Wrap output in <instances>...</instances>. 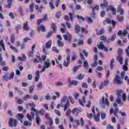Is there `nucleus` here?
<instances>
[{
  "label": "nucleus",
  "mask_w": 129,
  "mask_h": 129,
  "mask_svg": "<svg viewBox=\"0 0 129 129\" xmlns=\"http://www.w3.org/2000/svg\"><path fill=\"white\" fill-rule=\"evenodd\" d=\"M98 47L101 50H104L106 52H108V51H109L108 48L103 45V43L102 42H100L99 44L98 45Z\"/></svg>",
  "instance_id": "423d86ee"
},
{
  "label": "nucleus",
  "mask_w": 129,
  "mask_h": 129,
  "mask_svg": "<svg viewBox=\"0 0 129 129\" xmlns=\"http://www.w3.org/2000/svg\"><path fill=\"white\" fill-rule=\"evenodd\" d=\"M63 37L64 39V40H71L72 39V37H71V35L69 34H67V35H63Z\"/></svg>",
  "instance_id": "393cba45"
},
{
  "label": "nucleus",
  "mask_w": 129,
  "mask_h": 129,
  "mask_svg": "<svg viewBox=\"0 0 129 129\" xmlns=\"http://www.w3.org/2000/svg\"><path fill=\"white\" fill-rule=\"evenodd\" d=\"M27 105H28L30 107H35L36 106V105L35 104V103H34V102L29 103L28 104H27Z\"/></svg>",
  "instance_id": "5fc2aeb1"
},
{
  "label": "nucleus",
  "mask_w": 129,
  "mask_h": 129,
  "mask_svg": "<svg viewBox=\"0 0 129 129\" xmlns=\"http://www.w3.org/2000/svg\"><path fill=\"white\" fill-rule=\"evenodd\" d=\"M18 116L20 118H18V120H20L22 123H23V119H24V117H25V115L23 113H19Z\"/></svg>",
  "instance_id": "aec40b11"
},
{
  "label": "nucleus",
  "mask_w": 129,
  "mask_h": 129,
  "mask_svg": "<svg viewBox=\"0 0 129 129\" xmlns=\"http://www.w3.org/2000/svg\"><path fill=\"white\" fill-rule=\"evenodd\" d=\"M99 9V6L95 5V6L93 7L92 9V13H94V12H95V11H97Z\"/></svg>",
  "instance_id": "ea45409f"
},
{
  "label": "nucleus",
  "mask_w": 129,
  "mask_h": 129,
  "mask_svg": "<svg viewBox=\"0 0 129 129\" xmlns=\"http://www.w3.org/2000/svg\"><path fill=\"white\" fill-rule=\"evenodd\" d=\"M34 86H31L29 88V93H32L33 90H34Z\"/></svg>",
  "instance_id": "0e129e2a"
},
{
  "label": "nucleus",
  "mask_w": 129,
  "mask_h": 129,
  "mask_svg": "<svg viewBox=\"0 0 129 129\" xmlns=\"http://www.w3.org/2000/svg\"><path fill=\"white\" fill-rule=\"evenodd\" d=\"M57 44L58 47H63L64 46V43H63V42L61 41V40H57Z\"/></svg>",
  "instance_id": "4c0bfd02"
},
{
  "label": "nucleus",
  "mask_w": 129,
  "mask_h": 129,
  "mask_svg": "<svg viewBox=\"0 0 129 129\" xmlns=\"http://www.w3.org/2000/svg\"><path fill=\"white\" fill-rule=\"evenodd\" d=\"M38 32H40V31H41V32H45L46 29L45 28V27H44L42 25L39 26V27L38 28Z\"/></svg>",
  "instance_id": "a878e982"
},
{
  "label": "nucleus",
  "mask_w": 129,
  "mask_h": 129,
  "mask_svg": "<svg viewBox=\"0 0 129 129\" xmlns=\"http://www.w3.org/2000/svg\"><path fill=\"white\" fill-rule=\"evenodd\" d=\"M34 6H35V4L34 3H32L30 5V13H34Z\"/></svg>",
  "instance_id": "2f4dec72"
},
{
  "label": "nucleus",
  "mask_w": 129,
  "mask_h": 129,
  "mask_svg": "<svg viewBox=\"0 0 129 129\" xmlns=\"http://www.w3.org/2000/svg\"><path fill=\"white\" fill-rule=\"evenodd\" d=\"M112 22H113V20L111 21V20L110 18H107L106 21L104 22V25L105 26L106 25H107V24H112Z\"/></svg>",
  "instance_id": "5701e85b"
},
{
  "label": "nucleus",
  "mask_w": 129,
  "mask_h": 129,
  "mask_svg": "<svg viewBox=\"0 0 129 129\" xmlns=\"http://www.w3.org/2000/svg\"><path fill=\"white\" fill-rule=\"evenodd\" d=\"M81 112H82V109L81 108H74L72 110L73 114H76V115H78Z\"/></svg>",
  "instance_id": "39448f33"
},
{
  "label": "nucleus",
  "mask_w": 129,
  "mask_h": 129,
  "mask_svg": "<svg viewBox=\"0 0 129 129\" xmlns=\"http://www.w3.org/2000/svg\"><path fill=\"white\" fill-rule=\"evenodd\" d=\"M82 45H84V42L83 41V40L79 39V41L77 43V46H81Z\"/></svg>",
  "instance_id": "79ce46f5"
},
{
  "label": "nucleus",
  "mask_w": 129,
  "mask_h": 129,
  "mask_svg": "<svg viewBox=\"0 0 129 129\" xmlns=\"http://www.w3.org/2000/svg\"><path fill=\"white\" fill-rule=\"evenodd\" d=\"M77 78L78 79V80H83L84 79V75L79 74L77 76Z\"/></svg>",
  "instance_id": "cd10ccee"
},
{
  "label": "nucleus",
  "mask_w": 129,
  "mask_h": 129,
  "mask_svg": "<svg viewBox=\"0 0 129 129\" xmlns=\"http://www.w3.org/2000/svg\"><path fill=\"white\" fill-rule=\"evenodd\" d=\"M81 31L82 32V33H85V34H87V33H88V32H87V31H86V28H84V27H82L81 28Z\"/></svg>",
  "instance_id": "09e8293b"
},
{
  "label": "nucleus",
  "mask_w": 129,
  "mask_h": 129,
  "mask_svg": "<svg viewBox=\"0 0 129 129\" xmlns=\"http://www.w3.org/2000/svg\"><path fill=\"white\" fill-rule=\"evenodd\" d=\"M70 107V102H69V100H67L66 103H65L63 105V110L64 111H66L67 110V108Z\"/></svg>",
  "instance_id": "f8f14e48"
},
{
  "label": "nucleus",
  "mask_w": 129,
  "mask_h": 129,
  "mask_svg": "<svg viewBox=\"0 0 129 129\" xmlns=\"http://www.w3.org/2000/svg\"><path fill=\"white\" fill-rule=\"evenodd\" d=\"M107 9L109 10L110 11H111L113 15H114V16L116 15V11H115V9H114V8L111 6H109V7L107 8Z\"/></svg>",
  "instance_id": "412c9836"
},
{
  "label": "nucleus",
  "mask_w": 129,
  "mask_h": 129,
  "mask_svg": "<svg viewBox=\"0 0 129 129\" xmlns=\"http://www.w3.org/2000/svg\"><path fill=\"white\" fill-rule=\"evenodd\" d=\"M100 103L103 108H105V103L107 106H108L109 105V102H108V100H107V99L105 98L104 101V97H102V100L100 101Z\"/></svg>",
  "instance_id": "7ed1b4c3"
},
{
  "label": "nucleus",
  "mask_w": 129,
  "mask_h": 129,
  "mask_svg": "<svg viewBox=\"0 0 129 129\" xmlns=\"http://www.w3.org/2000/svg\"><path fill=\"white\" fill-rule=\"evenodd\" d=\"M51 47H52V41L49 40L46 43L45 46L43 48V52L45 55H49L48 49H51Z\"/></svg>",
  "instance_id": "f03ea898"
},
{
  "label": "nucleus",
  "mask_w": 129,
  "mask_h": 129,
  "mask_svg": "<svg viewBox=\"0 0 129 129\" xmlns=\"http://www.w3.org/2000/svg\"><path fill=\"white\" fill-rule=\"evenodd\" d=\"M117 112H118V108L116 107L114 110V115H115L116 117L118 118V114H117Z\"/></svg>",
  "instance_id": "c85d7f7f"
},
{
  "label": "nucleus",
  "mask_w": 129,
  "mask_h": 129,
  "mask_svg": "<svg viewBox=\"0 0 129 129\" xmlns=\"http://www.w3.org/2000/svg\"><path fill=\"white\" fill-rule=\"evenodd\" d=\"M35 48H36V45H34L32 46V51L28 53L29 56H33V54H34V52H35Z\"/></svg>",
  "instance_id": "72a5a7b5"
},
{
  "label": "nucleus",
  "mask_w": 129,
  "mask_h": 129,
  "mask_svg": "<svg viewBox=\"0 0 129 129\" xmlns=\"http://www.w3.org/2000/svg\"><path fill=\"white\" fill-rule=\"evenodd\" d=\"M68 98L70 100L71 103H72V104H74L75 103V101L73 100V98H72V96H69Z\"/></svg>",
  "instance_id": "49530a36"
},
{
  "label": "nucleus",
  "mask_w": 129,
  "mask_h": 129,
  "mask_svg": "<svg viewBox=\"0 0 129 129\" xmlns=\"http://www.w3.org/2000/svg\"><path fill=\"white\" fill-rule=\"evenodd\" d=\"M29 98H30V95H26L25 96H24L23 97V100H27V99H29Z\"/></svg>",
  "instance_id": "774afa93"
},
{
  "label": "nucleus",
  "mask_w": 129,
  "mask_h": 129,
  "mask_svg": "<svg viewBox=\"0 0 129 129\" xmlns=\"http://www.w3.org/2000/svg\"><path fill=\"white\" fill-rule=\"evenodd\" d=\"M28 22H27L24 25L23 29L25 30V31L29 30V26H28Z\"/></svg>",
  "instance_id": "a19ab883"
},
{
  "label": "nucleus",
  "mask_w": 129,
  "mask_h": 129,
  "mask_svg": "<svg viewBox=\"0 0 129 129\" xmlns=\"http://www.w3.org/2000/svg\"><path fill=\"white\" fill-rule=\"evenodd\" d=\"M49 7H50L51 10H54L55 9V7L54 6V5L53 4V2H49Z\"/></svg>",
  "instance_id": "6e6d98bb"
},
{
  "label": "nucleus",
  "mask_w": 129,
  "mask_h": 129,
  "mask_svg": "<svg viewBox=\"0 0 129 129\" xmlns=\"http://www.w3.org/2000/svg\"><path fill=\"white\" fill-rule=\"evenodd\" d=\"M113 84H115L116 85H120L123 83L122 81H113Z\"/></svg>",
  "instance_id": "37998d69"
},
{
  "label": "nucleus",
  "mask_w": 129,
  "mask_h": 129,
  "mask_svg": "<svg viewBox=\"0 0 129 129\" xmlns=\"http://www.w3.org/2000/svg\"><path fill=\"white\" fill-rule=\"evenodd\" d=\"M81 29V27H80V26L78 24H76L74 27L75 33L76 34H78V33L80 32Z\"/></svg>",
  "instance_id": "ddd939ff"
},
{
  "label": "nucleus",
  "mask_w": 129,
  "mask_h": 129,
  "mask_svg": "<svg viewBox=\"0 0 129 129\" xmlns=\"http://www.w3.org/2000/svg\"><path fill=\"white\" fill-rule=\"evenodd\" d=\"M31 115H30L29 113L27 114V118L29 121H33V118H34V116H35V113H34V112H31Z\"/></svg>",
  "instance_id": "9b49d317"
},
{
  "label": "nucleus",
  "mask_w": 129,
  "mask_h": 129,
  "mask_svg": "<svg viewBox=\"0 0 129 129\" xmlns=\"http://www.w3.org/2000/svg\"><path fill=\"white\" fill-rule=\"evenodd\" d=\"M95 31L96 32V35L98 36H100V35H102L103 34V29H101L100 30H97V29H95Z\"/></svg>",
  "instance_id": "bb28decb"
},
{
  "label": "nucleus",
  "mask_w": 129,
  "mask_h": 129,
  "mask_svg": "<svg viewBox=\"0 0 129 129\" xmlns=\"http://www.w3.org/2000/svg\"><path fill=\"white\" fill-rule=\"evenodd\" d=\"M126 31L124 30H123V32L119 30L118 31L117 35V36H126Z\"/></svg>",
  "instance_id": "dca6fc26"
},
{
  "label": "nucleus",
  "mask_w": 129,
  "mask_h": 129,
  "mask_svg": "<svg viewBox=\"0 0 129 129\" xmlns=\"http://www.w3.org/2000/svg\"><path fill=\"white\" fill-rule=\"evenodd\" d=\"M47 20L48 15H47V14H45L43 18L37 20V25H40L41 23H42V22H45V21H47Z\"/></svg>",
  "instance_id": "9d476101"
},
{
  "label": "nucleus",
  "mask_w": 129,
  "mask_h": 129,
  "mask_svg": "<svg viewBox=\"0 0 129 129\" xmlns=\"http://www.w3.org/2000/svg\"><path fill=\"white\" fill-rule=\"evenodd\" d=\"M67 99V97L63 96L62 98L61 99V102L64 103V102H66V100Z\"/></svg>",
  "instance_id": "e2e57ef3"
},
{
  "label": "nucleus",
  "mask_w": 129,
  "mask_h": 129,
  "mask_svg": "<svg viewBox=\"0 0 129 129\" xmlns=\"http://www.w3.org/2000/svg\"><path fill=\"white\" fill-rule=\"evenodd\" d=\"M116 24H117V22H115L114 21H112V25L113 27H112L111 26H109L108 28V32H109V33H110V32H111V30H112V29H114L115 25H116Z\"/></svg>",
  "instance_id": "4468645a"
},
{
  "label": "nucleus",
  "mask_w": 129,
  "mask_h": 129,
  "mask_svg": "<svg viewBox=\"0 0 129 129\" xmlns=\"http://www.w3.org/2000/svg\"><path fill=\"white\" fill-rule=\"evenodd\" d=\"M80 121H81V126H83V125H84L85 122H84V119H83L82 117L81 118Z\"/></svg>",
  "instance_id": "69168bd1"
},
{
  "label": "nucleus",
  "mask_w": 129,
  "mask_h": 129,
  "mask_svg": "<svg viewBox=\"0 0 129 129\" xmlns=\"http://www.w3.org/2000/svg\"><path fill=\"white\" fill-rule=\"evenodd\" d=\"M69 84L70 85V86H72V85H77L78 84V82L77 81H70L69 82Z\"/></svg>",
  "instance_id": "c9c22d12"
},
{
  "label": "nucleus",
  "mask_w": 129,
  "mask_h": 129,
  "mask_svg": "<svg viewBox=\"0 0 129 129\" xmlns=\"http://www.w3.org/2000/svg\"><path fill=\"white\" fill-rule=\"evenodd\" d=\"M123 53V50L122 49H119L118 50V56H122Z\"/></svg>",
  "instance_id": "4d7b16f0"
},
{
  "label": "nucleus",
  "mask_w": 129,
  "mask_h": 129,
  "mask_svg": "<svg viewBox=\"0 0 129 129\" xmlns=\"http://www.w3.org/2000/svg\"><path fill=\"white\" fill-rule=\"evenodd\" d=\"M5 39H6V42L7 44H8V45H9V46H10V48L12 49V50H15V52L16 53H18L19 51H18V49L16 48L14 46H13V45H12V44H11V43H10L9 42V38H8L7 36H6L5 37Z\"/></svg>",
  "instance_id": "0eeeda50"
},
{
  "label": "nucleus",
  "mask_w": 129,
  "mask_h": 129,
  "mask_svg": "<svg viewBox=\"0 0 129 129\" xmlns=\"http://www.w3.org/2000/svg\"><path fill=\"white\" fill-rule=\"evenodd\" d=\"M116 37V35L115 34H113L112 36L108 39L107 43H110V42L114 41V40H115Z\"/></svg>",
  "instance_id": "f3484780"
},
{
  "label": "nucleus",
  "mask_w": 129,
  "mask_h": 129,
  "mask_svg": "<svg viewBox=\"0 0 129 129\" xmlns=\"http://www.w3.org/2000/svg\"><path fill=\"white\" fill-rule=\"evenodd\" d=\"M97 65H98V62L97 61H95L91 64V67L94 68V67H96Z\"/></svg>",
  "instance_id": "603ef678"
},
{
  "label": "nucleus",
  "mask_w": 129,
  "mask_h": 129,
  "mask_svg": "<svg viewBox=\"0 0 129 129\" xmlns=\"http://www.w3.org/2000/svg\"><path fill=\"white\" fill-rule=\"evenodd\" d=\"M109 83V81H104V83H102L100 89H102L104 86H107Z\"/></svg>",
  "instance_id": "4be33fe9"
},
{
  "label": "nucleus",
  "mask_w": 129,
  "mask_h": 129,
  "mask_svg": "<svg viewBox=\"0 0 129 129\" xmlns=\"http://www.w3.org/2000/svg\"><path fill=\"white\" fill-rule=\"evenodd\" d=\"M81 67V66L80 65L75 66L73 69L74 72L77 71V69H79V68H80Z\"/></svg>",
  "instance_id": "864d4df0"
},
{
  "label": "nucleus",
  "mask_w": 129,
  "mask_h": 129,
  "mask_svg": "<svg viewBox=\"0 0 129 129\" xmlns=\"http://www.w3.org/2000/svg\"><path fill=\"white\" fill-rule=\"evenodd\" d=\"M45 99L46 100H50V99H51V97L50 96L49 93L46 94V95L45 96Z\"/></svg>",
  "instance_id": "3c124183"
},
{
  "label": "nucleus",
  "mask_w": 129,
  "mask_h": 129,
  "mask_svg": "<svg viewBox=\"0 0 129 129\" xmlns=\"http://www.w3.org/2000/svg\"><path fill=\"white\" fill-rule=\"evenodd\" d=\"M55 16L57 19H60V18H61V16H62V12L58 11L56 12Z\"/></svg>",
  "instance_id": "58836bf2"
},
{
  "label": "nucleus",
  "mask_w": 129,
  "mask_h": 129,
  "mask_svg": "<svg viewBox=\"0 0 129 129\" xmlns=\"http://www.w3.org/2000/svg\"><path fill=\"white\" fill-rule=\"evenodd\" d=\"M122 80V79H121V78H120V77L118 76V75H116L115 77L114 81H120Z\"/></svg>",
  "instance_id": "de8ad7c7"
},
{
  "label": "nucleus",
  "mask_w": 129,
  "mask_h": 129,
  "mask_svg": "<svg viewBox=\"0 0 129 129\" xmlns=\"http://www.w3.org/2000/svg\"><path fill=\"white\" fill-rule=\"evenodd\" d=\"M14 76H15V73H11L9 77H8V76H4L3 77V78L5 80H11L14 79Z\"/></svg>",
  "instance_id": "6e6552de"
},
{
  "label": "nucleus",
  "mask_w": 129,
  "mask_h": 129,
  "mask_svg": "<svg viewBox=\"0 0 129 129\" xmlns=\"http://www.w3.org/2000/svg\"><path fill=\"white\" fill-rule=\"evenodd\" d=\"M17 123H18V120H14V118H11L9 121V124L10 126H17Z\"/></svg>",
  "instance_id": "20e7f679"
},
{
  "label": "nucleus",
  "mask_w": 129,
  "mask_h": 129,
  "mask_svg": "<svg viewBox=\"0 0 129 129\" xmlns=\"http://www.w3.org/2000/svg\"><path fill=\"white\" fill-rule=\"evenodd\" d=\"M9 17H11V19H12V20H14V19H15V16L14 15V13L12 12H10L9 14Z\"/></svg>",
  "instance_id": "052dcab7"
},
{
  "label": "nucleus",
  "mask_w": 129,
  "mask_h": 129,
  "mask_svg": "<svg viewBox=\"0 0 129 129\" xmlns=\"http://www.w3.org/2000/svg\"><path fill=\"white\" fill-rule=\"evenodd\" d=\"M107 6H108V3L106 0H103V3L100 4L101 8H106Z\"/></svg>",
  "instance_id": "a211bd4d"
},
{
  "label": "nucleus",
  "mask_w": 129,
  "mask_h": 129,
  "mask_svg": "<svg viewBox=\"0 0 129 129\" xmlns=\"http://www.w3.org/2000/svg\"><path fill=\"white\" fill-rule=\"evenodd\" d=\"M45 118L46 119H48L49 121V124L50 126H51V125H52L53 120L50 117V114H49V113H45Z\"/></svg>",
  "instance_id": "1a4fd4ad"
},
{
  "label": "nucleus",
  "mask_w": 129,
  "mask_h": 129,
  "mask_svg": "<svg viewBox=\"0 0 129 129\" xmlns=\"http://www.w3.org/2000/svg\"><path fill=\"white\" fill-rule=\"evenodd\" d=\"M107 129H114V128L113 127V126L111 125V124H108L107 125Z\"/></svg>",
  "instance_id": "338daca9"
},
{
  "label": "nucleus",
  "mask_w": 129,
  "mask_h": 129,
  "mask_svg": "<svg viewBox=\"0 0 129 129\" xmlns=\"http://www.w3.org/2000/svg\"><path fill=\"white\" fill-rule=\"evenodd\" d=\"M94 117L95 121L97 122L100 121V113L98 112L97 115L96 114L94 115Z\"/></svg>",
  "instance_id": "2eb2a0df"
},
{
  "label": "nucleus",
  "mask_w": 129,
  "mask_h": 129,
  "mask_svg": "<svg viewBox=\"0 0 129 129\" xmlns=\"http://www.w3.org/2000/svg\"><path fill=\"white\" fill-rule=\"evenodd\" d=\"M84 67H85V69L88 70L89 67H88V62L86 59L84 60Z\"/></svg>",
  "instance_id": "e433bc0d"
},
{
  "label": "nucleus",
  "mask_w": 129,
  "mask_h": 129,
  "mask_svg": "<svg viewBox=\"0 0 129 129\" xmlns=\"http://www.w3.org/2000/svg\"><path fill=\"white\" fill-rule=\"evenodd\" d=\"M121 93H122V90H116V95L117 96H120L121 95Z\"/></svg>",
  "instance_id": "8fccbe9b"
},
{
  "label": "nucleus",
  "mask_w": 129,
  "mask_h": 129,
  "mask_svg": "<svg viewBox=\"0 0 129 129\" xmlns=\"http://www.w3.org/2000/svg\"><path fill=\"white\" fill-rule=\"evenodd\" d=\"M46 57L47 56L46 55H43L42 56V60L44 61L45 67H42V70L41 71H40L38 70L36 72L35 81H39V79H40V72L43 73L45 71V70H46V68H49V67H50V62L45 61Z\"/></svg>",
  "instance_id": "f257e3e1"
},
{
  "label": "nucleus",
  "mask_w": 129,
  "mask_h": 129,
  "mask_svg": "<svg viewBox=\"0 0 129 129\" xmlns=\"http://www.w3.org/2000/svg\"><path fill=\"white\" fill-rule=\"evenodd\" d=\"M7 5L5 6L6 8L7 9H11V7H12V4L13 3V0H7Z\"/></svg>",
  "instance_id": "6ab92c4d"
},
{
  "label": "nucleus",
  "mask_w": 129,
  "mask_h": 129,
  "mask_svg": "<svg viewBox=\"0 0 129 129\" xmlns=\"http://www.w3.org/2000/svg\"><path fill=\"white\" fill-rule=\"evenodd\" d=\"M36 122L37 125H40V122H41V118H40V116L38 114L36 115Z\"/></svg>",
  "instance_id": "b1692460"
},
{
  "label": "nucleus",
  "mask_w": 129,
  "mask_h": 129,
  "mask_svg": "<svg viewBox=\"0 0 129 129\" xmlns=\"http://www.w3.org/2000/svg\"><path fill=\"white\" fill-rule=\"evenodd\" d=\"M37 113H38V114H41V115L43 116L44 114H45V109H40L37 112Z\"/></svg>",
  "instance_id": "7c9ffc66"
},
{
  "label": "nucleus",
  "mask_w": 129,
  "mask_h": 129,
  "mask_svg": "<svg viewBox=\"0 0 129 129\" xmlns=\"http://www.w3.org/2000/svg\"><path fill=\"white\" fill-rule=\"evenodd\" d=\"M51 28L53 30V32H56L57 30V26H56V23H52L51 25Z\"/></svg>",
  "instance_id": "c756f323"
},
{
  "label": "nucleus",
  "mask_w": 129,
  "mask_h": 129,
  "mask_svg": "<svg viewBox=\"0 0 129 129\" xmlns=\"http://www.w3.org/2000/svg\"><path fill=\"white\" fill-rule=\"evenodd\" d=\"M71 112H72V110H71V109H70V108L68 109V110L66 112V115L67 116H71Z\"/></svg>",
  "instance_id": "f704fd0d"
},
{
  "label": "nucleus",
  "mask_w": 129,
  "mask_h": 129,
  "mask_svg": "<svg viewBox=\"0 0 129 129\" xmlns=\"http://www.w3.org/2000/svg\"><path fill=\"white\" fill-rule=\"evenodd\" d=\"M54 112H55V113H56V114L58 115V116H61V112H60V111H59L57 109H55V110H54Z\"/></svg>",
  "instance_id": "13d9d810"
},
{
  "label": "nucleus",
  "mask_w": 129,
  "mask_h": 129,
  "mask_svg": "<svg viewBox=\"0 0 129 129\" xmlns=\"http://www.w3.org/2000/svg\"><path fill=\"white\" fill-rule=\"evenodd\" d=\"M117 12L120 13V15H123V10H122V9H121L120 7L117 8Z\"/></svg>",
  "instance_id": "c03bdc74"
},
{
  "label": "nucleus",
  "mask_w": 129,
  "mask_h": 129,
  "mask_svg": "<svg viewBox=\"0 0 129 129\" xmlns=\"http://www.w3.org/2000/svg\"><path fill=\"white\" fill-rule=\"evenodd\" d=\"M100 16L102 18H104V17H105V11H101L100 13Z\"/></svg>",
  "instance_id": "680f3d73"
},
{
  "label": "nucleus",
  "mask_w": 129,
  "mask_h": 129,
  "mask_svg": "<svg viewBox=\"0 0 129 129\" xmlns=\"http://www.w3.org/2000/svg\"><path fill=\"white\" fill-rule=\"evenodd\" d=\"M117 59L120 64H122V55H118Z\"/></svg>",
  "instance_id": "473e14b6"
},
{
  "label": "nucleus",
  "mask_w": 129,
  "mask_h": 129,
  "mask_svg": "<svg viewBox=\"0 0 129 129\" xmlns=\"http://www.w3.org/2000/svg\"><path fill=\"white\" fill-rule=\"evenodd\" d=\"M52 51L56 52V53H60V51L56 47H52Z\"/></svg>",
  "instance_id": "bf43d9fd"
},
{
  "label": "nucleus",
  "mask_w": 129,
  "mask_h": 129,
  "mask_svg": "<svg viewBox=\"0 0 129 129\" xmlns=\"http://www.w3.org/2000/svg\"><path fill=\"white\" fill-rule=\"evenodd\" d=\"M87 116L88 118H89L90 119H92L93 118V114L90 113H87Z\"/></svg>",
  "instance_id": "a18cd8bd"
}]
</instances>
